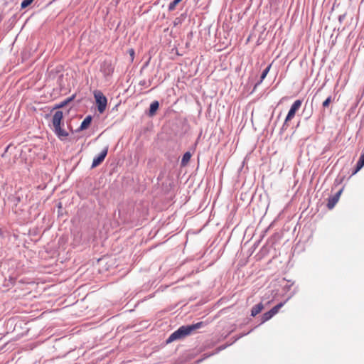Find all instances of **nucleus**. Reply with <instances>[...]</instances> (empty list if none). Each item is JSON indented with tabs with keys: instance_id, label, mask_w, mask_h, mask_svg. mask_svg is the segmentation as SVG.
<instances>
[{
	"instance_id": "nucleus-17",
	"label": "nucleus",
	"mask_w": 364,
	"mask_h": 364,
	"mask_svg": "<svg viewBox=\"0 0 364 364\" xmlns=\"http://www.w3.org/2000/svg\"><path fill=\"white\" fill-rule=\"evenodd\" d=\"M33 1V0H23L21 4V8L23 9H26V7H28L32 2Z\"/></svg>"
},
{
	"instance_id": "nucleus-13",
	"label": "nucleus",
	"mask_w": 364,
	"mask_h": 364,
	"mask_svg": "<svg viewBox=\"0 0 364 364\" xmlns=\"http://www.w3.org/2000/svg\"><path fill=\"white\" fill-rule=\"evenodd\" d=\"M263 304L262 303H259L254 306L251 310V316H257L262 309H263Z\"/></svg>"
},
{
	"instance_id": "nucleus-15",
	"label": "nucleus",
	"mask_w": 364,
	"mask_h": 364,
	"mask_svg": "<svg viewBox=\"0 0 364 364\" xmlns=\"http://www.w3.org/2000/svg\"><path fill=\"white\" fill-rule=\"evenodd\" d=\"M191 154L188 151L186 152L181 159V165L185 166L190 160Z\"/></svg>"
},
{
	"instance_id": "nucleus-14",
	"label": "nucleus",
	"mask_w": 364,
	"mask_h": 364,
	"mask_svg": "<svg viewBox=\"0 0 364 364\" xmlns=\"http://www.w3.org/2000/svg\"><path fill=\"white\" fill-rule=\"evenodd\" d=\"M274 316L273 314L271 312V311H268L263 314L261 318V323H263L267 321H269L270 318H272Z\"/></svg>"
},
{
	"instance_id": "nucleus-12",
	"label": "nucleus",
	"mask_w": 364,
	"mask_h": 364,
	"mask_svg": "<svg viewBox=\"0 0 364 364\" xmlns=\"http://www.w3.org/2000/svg\"><path fill=\"white\" fill-rule=\"evenodd\" d=\"M271 68V65H268L262 73L261 74V76H260V80L255 84V87H254V90L256 89V87L260 85L262 81L264 80V78L266 77L267 75L268 74V73L269 72V70Z\"/></svg>"
},
{
	"instance_id": "nucleus-20",
	"label": "nucleus",
	"mask_w": 364,
	"mask_h": 364,
	"mask_svg": "<svg viewBox=\"0 0 364 364\" xmlns=\"http://www.w3.org/2000/svg\"><path fill=\"white\" fill-rule=\"evenodd\" d=\"M287 127H288V122H286V119H285L284 122L281 128V132H284L287 129Z\"/></svg>"
},
{
	"instance_id": "nucleus-25",
	"label": "nucleus",
	"mask_w": 364,
	"mask_h": 364,
	"mask_svg": "<svg viewBox=\"0 0 364 364\" xmlns=\"http://www.w3.org/2000/svg\"><path fill=\"white\" fill-rule=\"evenodd\" d=\"M145 84H146V81L145 80H143V81L140 82V85H144Z\"/></svg>"
},
{
	"instance_id": "nucleus-22",
	"label": "nucleus",
	"mask_w": 364,
	"mask_h": 364,
	"mask_svg": "<svg viewBox=\"0 0 364 364\" xmlns=\"http://www.w3.org/2000/svg\"><path fill=\"white\" fill-rule=\"evenodd\" d=\"M346 18V14H342L338 16V21L340 23H342L344 18Z\"/></svg>"
},
{
	"instance_id": "nucleus-11",
	"label": "nucleus",
	"mask_w": 364,
	"mask_h": 364,
	"mask_svg": "<svg viewBox=\"0 0 364 364\" xmlns=\"http://www.w3.org/2000/svg\"><path fill=\"white\" fill-rule=\"evenodd\" d=\"M75 97V95H73L71 97L66 98L63 101L58 103L55 105L54 109H60L66 106L68 103L72 102Z\"/></svg>"
},
{
	"instance_id": "nucleus-3",
	"label": "nucleus",
	"mask_w": 364,
	"mask_h": 364,
	"mask_svg": "<svg viewBox=\"0 0 364 364\" xmlns=\"http://www.w3.org/2000/svg\"><path fill=\"white\" fill-rule=\"evenodd\" d=\"M94 97L96 101L97 110L100 113L104 112L107 104L106 97L100 91H95L94 92Z\"/></svg>"
},
{
	"instance_id": "nucleus-26",
	"label": "nucleus",
	"mask_w": 364,
	"mask_h": 364,
	"mask_svg": "<svg viewBox=\"0 0 364 364\" xmlns=\"http://www.w3.org/2000/svg\"><path fill=\"white\" fill-rule=\"evenodd\" d=\"M149 64V61H147L143 66V68H144L145 67H146Z\"/></svg>"
},
{
	"instance_id": "nucleus-27",
	"label": "nucleus",
	"mask_w": 364,
	"mask_h": 364,
	"mask_svg": "<svg viewBox=\"0 0 364 364\" xmlns=\"http://www.w3.org/2000/svg\"><path fill=\"white\" fill-rule=\"evenodd\" d=\"M16 203H18L20 201V198L19 197L16 198Z\"/></svg>"
},
{
	"instance_id": "nucleus-18",
	"label": "nucleus",
	"mask_w": 364,
	"mask_h": 364,
	"mask_svg": "<svg viewBox=\"0 0 364 364\" xmlns=\"http://www.w3.org/2000/svg\"><path fill=\"white\" fill-rule=\"evenodd\" d=\"M332 101V97L331 96H328L323 102L322 104V106L326 108V107H328L329 106V104Z\"/></svg>"
},
{
	"instance_id": "nucleus-10",
	"label": "nucleus",
	"mask_w": 364,
	"mask_h": 364,
	"mask_svg": "<svg viewBox=\"0 0 364 364\" xmlns=\"http://www.w3.org/2000/svg\"><path fill=\"white\" fill-rule=\"evenodd\" d=\"M92 117L90 115L87 116L84 120L82 122L78 130L82 131L88 128L90 124H91Z\"/></svg>"
},
{
	"instance_id": "nucleus-2",
	"label": "nucleus",
	"mask_w": 364,
	"mask_h": 364,
	"mask_svg": "<svg viewBox=\"0 0 364 364\" xmlns=\"http://www.w3.org/2000/svg\"><path fill=\"white\" fill-rule=\"evenodd\" d=\"M63 117V112L58 110L54 113L52 119V123L54 127V132L59 138L66 137L68 136V133L61 127Z\"/></svg>"
},
{
	"instance_id": "nucleus-9",
	"label": "nucleus",
	"mask_w": 364,
	"mask_h": 364,
	"mask_svg": "<svg viewBox=\"0 0 364 364\" xmlns=\"http://www.w3.org/2000/svg\"><path fill=\"white\" fill-rule=\"evenodd\" d=\"M159 107V102L157 101V100H154L153 101L151 105H150V107H149V117H153L155 115L156 111L158 110Z\"/></svg>"
},
{
	"instance_id": "nucleus-7",
	"label": "nucleus",
	"mask_w": 364,
	"mask_h": 364,
	"mask_svg": "<svg viewBox=\"0 0 364 364\" xmlns=\"http://www.w3.org/2000/svg\"><path fill=\"white\" fill-rule=\"evenodd\" d=\"M343 191V188L339 190L334 196L328 198L327 207L328 209H332L339 200L340 196Z\"/></svg>"
},
{
	"instance_id": "nucleus-5",
	"label": "nucleus",
	"mask_w": 364,
	"mask_h": 364,
	"mask_svg": "<svg viewBox=\"0 0 364 364\" xmlns=\"http://www.w3.org/2000/svg\"><path fill=\"white\" fill-rule=\"evenodd\" d=\"M107 151L108 147H106L100 153V154L97 156L95 157L92 161L91 167L95 168L99 166L105 159L107 154Z\"/></svg>"
},
{
	"instance_id": "nucleus-19",
	"label": "nucleus",
	"mask_w": 364,
	"mask_h": 364,
	"mask_svg": "<svg viewBox=\"0 0 364 364\" xmlns=\"http://www.w3.org/2000/svg\"><path fill=\"white\" fill-rule=\"evenodd\" d=\"M294 282H292L290 284H286V285L284 287V288H283L284 291H289V290H290V289H291V286L294 284Z\"/></svg>"
},
{
	"instance_id": "nucleus-4",
	"label": "nucleus",
	"mask_w": 364,
	"mask_h": 364,
	"mask_svg": "<svg viewBox=\"0 0 364 364\" xmlns=\"http://www.w3.org/2000/svg\"><path fill=\"white\" fill-rule=\"evenodd\" d=\"M301 103V100H297L292 104L286 117V122H289L294 118L296 112L300 108Z\"/></svg>"
},
{
	"instance_id": "nucleus-8",
	"label": "nucleus",
	"mask_w": 364,
	"mask_h": 364,
	"mask_svg": "<svg viewBox=\"0 0 364 364\" xmlns=\"http://www.w3.org/2000/svg\"><path fill=\"white\" fill-rule=\"evenodd\" d=\"M101 71L103 73L105 76H109L114 72V68L110 63H104L101 66Z\"/></svg>"
},
{
	"instance_id": "nucleus-23",
	"label": "nucleus",
	"mask_w": 364,
	"mask_h": 364,
	"mask_svg": "<svg viewBox=\"0 0 364 364\" xmlns=\"http://www.w3.org/2000/svg\"><path fill=\"white\" fill-rule=\"evenodd\" d=\"M181 22L180 19L178 18H176L175 20H174V26H176L178 25L179 23Z\"/></svg>"
},
{
	"instance_id": "nucleus-6",
	"label": "nucleus",
	"mask_w": 364,
	"mask_h": 364,
	"mask_svg": "<svg viewBox=\"0 0 364 364\" xmlns=\"http://www.w3.org/2000/svg\"><path fill=\"white\" fill-rule=\"evenodd\" d=\"M297 291L298 289L295 288L284 301L279 303L277 305L271 309L270 311L273 314V315L274 316L275 314H277L279 309L286 304V302L289 301L293 296H294Z\"/></svg>"
},
{
	"instance_id": "nucleus-24",
	"label": "nucleus",
	"mask_w": 364,
	"mask_h": 364,
	"mask_svg": "<svg viewBox=\"0 0 364 364\" xmlns=\"http://www.w3.org/2000/svg\"><path fill=\"white\" fill-rule=\"evenodd\" d=\"M129 53L130 55L132 56V58H133L134 55V50L133 49H130L129 50Z\"/></svg>"
},
{
	"instance_id": "nucleus-21",
	"label": "nucleus",
	"mask_w": 364,
	"mask_h": 364,
	"mask_svg": "<svg viewBox=\"0 0 364 364\" xmlns=\"http://www.w3.org/2000/svg\"><path fill=\"white\" fill-rule=\"evenodd\" d=\"M225 348H226V346H225V345L219 346V347L216 349L215 353H218V352H220V350H224ZM214 354H215V353H214ZM212 355H213V353Z\"/></svg>"
},
{
	"instance_id": "nucleus-16",
	"label": "nucleus",
	"mask_w": 364,
	"mask_h": 364,
	"mask_svg": "<svg viewBox=\"0 0 364 364\" xmlns=\"http://www.w3.org/2000/svg\"><path fill=\"white\" fill-rule=\"evenodd\" d=\"M182 0H173L168 5V11H173L177 4H178Z\"/></svg>"
},
{
	"instance_id": "nucleus-1",
	"label": "nucleus",
	"mask_w": 364,
	"mask_h": 364,
	"mask_svg": "<svg viewBox=\"0 0 364 364\" xmlns=\"http://www.w3.org/2000/svg\"><path fill=\"white\" fill-rule=\"evenodd\" d=\"M203 322L200 321L191 325L181 326L169 336L166 340V343L183 338L190 335L193 331L203 326Z\"/></svg>"
}]
</instances>
